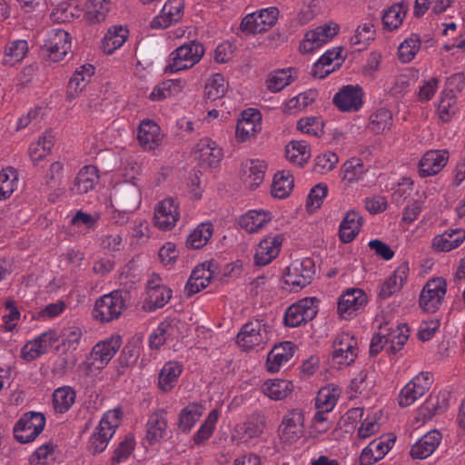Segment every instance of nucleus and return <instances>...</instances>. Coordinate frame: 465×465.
Listing matches in <instances>:
<instances>
[{"mask_svg":"<svg viewBox=\"0 0 465 465\" xmlns=\"http://www.w3.org/2000/svg\"><path fill=\"white\" fill-rule=\"evenodd\" d=\"M71 49V37L64 29L55 28L49 32L43 47V53L50 62H59Z\"/></svg>","mask_w":465,"mask_h":465,"instance_id":"9b49d317","label":"nucleus"},{"mask_svg":"<svg viewBox=\"0 0 465 465\" xmlns=\"http://www.w3.org/2000/svg\"><path fill=\"white\" fill-rule=\"evenodd\" d=\"M432 382L433 375L429 371H421L413 377L400 391L399 405L405 408L413 404L430 390Z\"/></svg>","mask_w":465,"mask_h":465,"instance_id":"0eeeda50","label":"nucleus"},{"mask_svg":"<svg viewBox=\"0 0 465 465\" xmlns=\"http://www.w3.org/2000/svg\"><path fill=\"white\" fill-rule=\"evenodd\" d=\"M167 428L166 411L163 409L152 413L146 422V440L150 445L160 441L166 435Z\"/></svg>","mask_w":465,"mask_h":465,"instance_id":"bb28decb","label":"nucleus"},{"mask_svg":"<svg viewBox=\"0 0 465 465\" xmlns=\"http://www.w3.org/2000/svg\"><path fill=\"white\" fill-rule=\"evenodd\" d=\"M45 417L41 412L25 413L14 426V436L20 443H29L44 430Z\"/></svg>","mask_w":465,"mask_h":465,"instance_id":"423d86ee","label":"nucleus"},{"mask_svg":"<svg viewBox=\"0 0 465 465\" xmlns=\"http://www.w3.org/2000/svg\"><path fill=\"white\" fill-rule=\"evenodd\" d=\"M407 8L402 4H395L386 10L382 15V24L388 31L397 29L403 21Z\"/></svg>","mask_w":465,"mask_h":465,"instance_id":"13d9d810","label":"nucleus"},{"mask_svg":"<svg viewBox=\"0 0 465 465\" xmlns=\"http://www.w3.org/2000/svg\"><path fill=\"white\" fill-rule=\"evenodd\" d=\"M449 399L450 393L448 391L430 394L418 409L419 419L427 421L434 416L444 413L449 408Z\"/></svg>","mask_w":465,"mask_h":465,"instance_id":"a211bd4d","label":"nucleus"},{"mask_svg":"<svg viewBox=\"0 0 465 465\" xmlns=\"http://www.w3.org/2000/svg\"><path fill=\"white\" fill-rule=\"evenodd\" d=\"M127 36L128 30L121 25L110 28L102 40L104 52L112 54L124 44Z\"/></svg>","mask_w":465,"mask_h":465,"instance_id":"49530a36","label":"nucleus"},{"mask_svg":"<svg viewBox=\"0 0 465 465\" xmlns=\"http://www.w3.org/2000/svg\"><path fill=\"white\" fill-rule=\"evenodd\" d=\"M362 216L356 211L346 213L339 227L340 240L344 243L352 242L361 232Z\"/></svg>","mask_w":465,"mask_h":465,"instance_id":"2f4dec72","label":"nucleus"},{"mask_svg":"<svg viewBox=\"0 0 465 465\" xmlns=\"http://www.w3.org/2000/svg\"><path fill=\"white\" fill-rule=\"evenodd\" d=\"M298 130L307 134L320 137L323 134V122L319 117L302 118L297 123Z\"/></svg>","mask_w":465,"mask_h":465,"instance_id":"338daca9","label":"nucleus"},{"mask_svg":"<svg viewBox=\"0 0 465 465\" xmlns=\"http://www.w3.org/2000/svg\"><path fill=\"white\" fill-rule=\"evenodd\" d=\"M126 293L115 290L96 300L93 310V317L101 323L117 320L126 309Z\"/></svg>","mask_w":465,"mask_h":465,"instance_id":"f257e3e1","label":"nucleus"},{"mask_svg":"<svg viewBox=\"0 0 465 465\" xmlns=\"http://www.w3.org/2000/svg\"><path fill=\"white\" fill-rule=\"evenodd\" d=\"M94 74V67L90 64L77 68L68 82L66 100L73 101L84 90Z\"/></svg>","mask_w":465,"mask_h":465,"instance_id":"c85d7f7f","label":"nucleus"},{"mask_svg":"<svg viewBox=\"0 0 465 465\" xmlns=\"http://www.w3.org/2000/svg\"><path fill=\"white\" fill-rule=\"evenodd\" d=\"M263 393L273 401L285 399L293 390L292 381L287 380H270L263 383Z\"/></svg>","mask_w":465,"mask_h":465,"instance_id":"ea45409f","label":"nucleus"},{"mask_svg":"<svg viewBox=\"0 0 465 465\" xmlns=\"http://www.w3.org/2000/svg\"><path fill=\"white\" fill-rule=\"evenodd\" d=\"M134 438L126 436L114 449L111 457V465H117L125 461L134 451Z\"/></svg>","mask_w":465,"mask_h":465,"instance_id":"69168bd1","label":"nucleus"},{"mask_svg":"<svg viewBox=\"0 0 465 465\" xmlns=\"http://www.w3.org/2000/svg\"><path fill=\"white\" fill-rule=\"evenodd\" d=\"M420 39L418 35H411L398 48V58L402 63L412 61L420 50Z\"/></svg>","mask_w":465,"mask_h":465,"instance_id":"052dcab7","label":"nucleus"},{"mask_svg":"<svg viewBox=\"0 0 465 465\" xmlns=\"http://www.w3.org/2000/svg\"><path fill=\"white\" fill-rule=\"evenodd\" d=\"M340 394V388L332 384L320 389L315 398V408L317 410L331 411L337 403Z\"/></svg>","mask_w":465,"mask_h":465,"instance_id":"c03bdc74","label":"nucleus"},{"mask_svg":"<svg viewBox=\"0 0 465 465\" xmlns=\"http://www.w3.org/2000/svg\"><path fill=\"white\" fill-rule=\"evenodd\" d=\"M340 30L338 24L329 22L307 32L301 42L299 49L302 53L308 54L321 47L323 44L331 40Z\"/></svg>","mask_w":465,"mask_h":465,"instance_id":"4468645a","label":"nucleus"},{"mask_svg":"<svg viewBox=\"0 0 465 465\" xmlns=\"http://www.w3.org/2000/svg\"><path fill=\"white\" fill-rule=\"evenodd\" d=\"M294 179L289 171H279L274 174L272 184V195L274 198L283 199L292 192Z\"/></svg>","mask_w":465,"mask_h":465,"instance_id":"79ce46f5","label":"nucleus"},{"mask_svg":"<svg viewBox=\"0 0 465 465\" xmlns=\"http://www.w3.org/2000/svg\"><path fill=\"white\" fill-rule=\"evenodd\" d=\"M333 104L342 112H355L362 105V91L358 85L343 86L333 97Z\"/></svg>","mask_w":465,"mask_h":465,"instance_id":"6ab92c4d","label":"nucleus"},{"mask_svg":"<svg viewBox=\"0 0 465 465\" xmlns=\"http://www.w3.org/2000/svg\"><path fill=\"white\" fill-rule=\"evenodd\" d=\"M213 227L211 223H203L199 224L186 239V247L190 249H200L203 247L211 239Z\"/></svg>","mask_w":465,"mask_h":465,"instance_id":"09e8293b","label":"nucleus"},{"mask_svg":"<svg viewBox=\"0 0 465 465\" xmlns=\"http://www.w3.org/2000/svg\"><path fill=\"white\" fill-rule=\"evenodd\" d=\"M18 174L15 168L7 167L0 172V201L8 199L15 191Z\"/></svg>","mask_w":465,"mask_h":465,"instance_id":"864d4df0","label":"nucleus"},{"mask_svg":"<svg viewBox=\"0 0 465 465\" xmlns=\"http://www.w3.org/2000/svg\"><path fill=\"white\" fill-rule=\"evenodd\" d=\"M183 14V0H168L161 10V14L155 16L151 22L153 29L167 28L173 23L178 22Z\"/></svg>","mask_w":465,"mask_h":465,"instance_id":"412c9836","label":"nucleus"},{"mask_svg":"<svg viewBox=\"0 0 465 465\" xmlns=\"http://www.w3.org/2000/svg\"><path fill=\"white\" fill-rule=\"evenodd\" d=\"M283 239L282 233L268 235L263 238L259 242L255 251V264L258 266H265L274 260L279 255Z\"/></svg>","mask_w":465,"mask_h":465,"instance_id":"f3484780","label":"nucleus"},{"mask_svg":"<svg viewBox=\"0 0 465 465\" xmlns=\"http://www.w3.org/2000/svg\"><path fill=\"white\" fill-rule=\"evenodd\" d=\"M279 10L268 7L247 15L241 23V30L249 34H261L268 31L277 22Z\"/></svg>","mask_w":465,"mask_h":465,"instance_id":"9d476101","label":"nucleus"},{"mask_svg":"<svg viewBox=\"0 0 465 465\" xmlns=\"http://www.w3.org/2000/svg\"><path fill=\"white\" fill-rule=\"evenodd\" d=\"M203 54L204 47L202 44L195 41L183 44L170 54L164 73L173 74L192 68Z\"/></svg>","mask_w":465,"mask_h":465,"instance_id":"f03ea898","label":"nucleus"},{"mask_svg":"<svg viewBox=\"0 0 465 465\" xmlns=\"http://www.w3.org/2000/svg\"><path fill=\"white\" fill-rule=\"evenodd\" d=\"M174 326L173 321L164 320L149 335L148 343L151 350H159L173 335Z\"/></svg>","mask_w":465,"mask_h":465,"instance_id":"8fccbe9b","label":"nucleus"},{"mask_svg":"<svg viewBox=\"0 0 465 465\" xmlns=\"http://www.w3.org/2000/svg\"><path fill=\"white\" fill-rule=\"evenodd\" d=\"M271 326L263 319H255L245 323L239 331L236 341L244 350L264 345L268 341Z\"/></svg>","mask_w":465,"mask_h":465,"instance_id":"20e7f679","label":"nucleus"},{"mask_svg":"<svg viewBox=\"0 0 465 465\" xmlns=\"http://www.w3.org/2000/svg\"><path fill=\"white\" fill-rule=\"evenodd\" d=\"M318 300L307 297L290 305L283 315L287 327L294 328L312 321L318 313Z\"/></svg>","mask_w":465,"mask_h":465,"instance_id":"39448f33","label":"nucleus"},{"mask_svg":"<svg viewBox=\"0 0 465 465\" xmlns=\"http://www.w3.org/2000/svg\"><path fill=\"white\" fill-rule=\"evenodd\" d=\"M409 271L410 268L408 262H401L395 269L393 274L386 279L381 284L378 294L379 299L386 300L394 293L400 292L408 278Z\"/></svg>","mask_w":465,"mask_h":465,"instance_id":"393cba45","label":"nucleus"},{"mask_svg":"<svg viewBox=\"0 0 465 465\" xmlns=\"http://www.w3.org/2000/svg\"><path fill=\"white\" fill-rule=\"evenodd\" d=\"M362 161L359 158H351L341 166L342 180L353 183L361 180L366 173Z\"/></svg>","mask_w":465,"mask_h":465,"instance_id":"bf43d9fd","label":"nucleus"},{"mask_svg":"<svg viewBox=\"0 0 465 465\" xmlns=\"http://www.w3.org/2000/svg\"><path fill=\"white\" fill-rule=\"evenodd\" d=\"M294 352L295 345L292 341H286L274 345L267 355L266 370L271 373L278 372L292 358Z\"/></svg>","mask_w":465,"mask_h":465,"instance_id":"aec40b11","label":"nucleus"},{"mask_svg":"<svg viewBox=\"0 0 465 465\" xmlns=\"http://www.w3.org/2000/svg\"><path fill=\"white\" fill-rule=\"evenodd\" d=\"M267 164L260 159L247 160L242 164V180L246 187L256 189L263 181Z\"/></svg>","mask_w":465,"mask_h":465,"instance_id":"a878e982","label":"nucleus"},{"mask_svg":"<svg viewBox=\"0 0 465 465\" xmlns=\"http://www.w3.org/2000/svg\"><path fill=\"white\" fill-rule=\"evenodd\" d=\"M110 8V0H88L84 14L85 19L90 24L101 23L105 20Z\"/></svg>","mask_w":465,"mask_h":465,"instance_id":"de8ad7c7","label":"nucleus"},{"mask_svg":"<svg viewBox=\"0 0 465 465\" xmlns=\"http://www.w3.org/2000/svg\"><path fill=\"white\" fill-rule=\"evenodd\" d=\"M227 92V84L223 74H214L206 82L204 86V98L215 101L222 98Z\"/></svg>","mask_w":465,"mask_h":465,"instance_id":"5fc2aeb1","label":"nucleus"},{"mask_svg":"<svg viewBox=\"0 0 465 465\" xmlns=\"http://www.w3.org/2000/svg\"><path fill=\"white\" fill-rule=\"evenodd\" d=\"M76 392L70 386H63L53 393V406L56 412L65 413L75 401Z\"/></svg>","mask_w":465,"mask_h":465,"instance_id":"a18cd8bd","label":"nucleus"},{"mask_svg":"<svg viewBox=\"0 0 465 465\" xmlns=\"http://www.w3.org/2000/svg\"><path fill=\"white\" fill-rule=\"evenodd\" d=\"M286 158L298 166H302L311 158V149L305 141H292L285 148Z\"/></svg>","mask_w":465,"mask_h":465,"instance_id":"a19ab883","label":"nucleus"},{"mask_svg":"<svg viewBox=\"0 0 465 465\" xmlns=\"http://www.w3.org/2000/svg\"><path fill=\"white\" fill-rule=\"evenodd\" d=\"M137 139L143 150L156 149L163 140L160 126L152 120H143L138 127Z\"/></svg>","mask_w":465,"mask_h":465,"instance_id":"5701e85b","label":"nucleus"},{"mask_svg":"<svg viewBox=\"0 0 465 465\" xmlns=\"http://www.w3.org/2000/svg\"><path fill=\"white\" fill-rule=\"evenodd\" d=\"M314 273L312 259L295 260L286 268L282 277L283 288L290 292H299L311 283Z\"/></svg>","mask_w":465,"mask_h":465,"instance_id":"7ed1b4c3","label":"nucleus"},{"mask_svg":"<svg viewBox=\"0 0 465 465\" xmlns=\"http://www.w3.org/2000/svg\"><path fill=\"white\" fill-rule=\"evenodd\" d=\"M447 291L443 278H434L423 286L419 299L420 307L427 312H435L441 304Z\"/></svg>","mask_w":465,"mask_h":465,"instance_id":"f8f14e48","label":"nucleus"},{"mask_svg":"<svg viewBox=\"0 0 465 465\" xmlns=\"http://www.w3.org/2000/svg\"><path fill=\"white\" fill-rule=\"evenodd\" d=\"M272 220V213L263 210H251L242 215L239 224L248 232H256Z\"/></svg>","mask_w":465,"mask_h":465,"instance_id":"58836bf2","label":"nucleus"},{"mask_svg":"<svg viewBox=\"0 0 465 465\" xmlns=\"http://www.w3.org/2000/svg\"><path fill=\"white\" fill-rule=\"evenodd\" d=\"M293 68L280 69L271 73L266 80V87L272 93L283 90L291 84L295 77L292 74Z\"/></svg>","mask_w":465,"mask_h":465,"instance_id":"603ef678","label":"nucleus"},{"mask_svg":"<svg viewBox=\"0 0 465 465\" xmlns=\"http://www.w3.org/2000/svg\"><path fill=\"white\" fill-rule=\"evenodd\" d=\"M373 25L371 23H365L357 27L354 35L350 39V43L352 46L360 45L357 48L358 51L364 49L371 40H373L375 30Z\"/></svg>","mask_w":465,"mask_h":465,"instance_id":"e2e57ef3","label":"nucleus"},{"mask_svg":"<svg viewBox=\"0 0 465 465\" xmlns=\"http://www.w3.org/2000/svg\"><path fill=\"white\" fill-rule=\"evenodd\" d=\"M123 343L120 335H112L97 342L92 349L88 360L90 366L103 370L114 357Z\"/></svg>","mask_w":465,"mask_h":465,"instance_id":"6e6552de","label":"nucleus"},{"mask_svg":"<svg viewBox=\"0 0 465 465\" xmlns=\"http://www.w3.org/2000/svg\"><path fill=\"white\" fill-rule=\"evenodd\" d=\"M304 432V413L301 409L289 410L279 426V436L284 443H294Z\"/></svg>","mask_w":465,"mask_h":465,"instance_id":"1a4fd4ad","label":"nucleus"},{"mask_svg":"<svg viewBox=\"0 0 465 465\" xmlns=\"http://www.w3.org/2000/svg\"><path fill=\"white\" fill-rule=\"evenodd\" d=\"M183 369V364L177 361L165 362L158 376L159 389L164 392L171 391L177 384Z\"/></svg>","mask_w":465,"mask_h":465,"instance_id":"72a5a7b5","label":"nucleus"},{"mask_svg":"<svg viewBox=\"0 0 465 465\" xmlns=\"http://www.w3.org/2000/svg\"><path fill=\"white\" fill-rule=\"evenodd\" d=\"M54 145V137L47 133L40 136L36 142L32 143L28 153L34 164L45 158L51 153Z\"/></svg>","mask_w":465,"mask_h":465,"instance_id":"37998d69","label":"nucleus"},{"mask_svg":"<svg viewBox=\"0 0 465 465\" xmlns=\"http://www.w3.org/2000/svg\"><path fill=\"white\" fill-rule=\"evenodd\" d=\"M339 162L338 155L331 151L319 154L314 160V171L326 173L333 170Z\"/></svg>","mask_w":465,"mask_h":465,"instance_id":"774afa93","label":"nucleus"},{"mask_svg":"<svg viewBox=\"0 0 465 465\" xmlns=\"http://www.w3.org/2000/svg\"><path fill=\"white\" fill-rule=\"evenodd\" d=\"M204 406L199 402H190L178 414L177 426L183 433H189L203 416Z\"/></svg>","mask_w":465,"mask_h":465,"instance_id":"473e14b6","label":"nucleus"},{"mask_svg":"<svg viewBox=\"0 0 465 465\" xmlns=\"http://www.w3.org/2000/svg\"><path fill=\"white\" fill-rule=\"evenodd\" d=\"M456 94L453 89H445L440 94L437 113L443 122H449L456 113Z\"/></svg>","mask_w":465,"mask_h":465,"instance_id":"3c124183","label":"nucleus"},{"mask_svg":"<svg viewBox=\"0 0 465 465\" xmlns=\"http://www.w3.org/2000/svg\"><path fill=\"white\" fill-rule=\"evenodd\" d=\"M266 428V419L262 412H253L245 421L237 426V432L243 441L260 438Z\"/></svg>","mask_w":465,"mask_h":465,"instance_id":"b1692460","label":"nucleus"},{"mask_svg":"<svg viewBox=\"0 0 465 465\" xmlns=\"http://www.w3.org/2000/svg\"><path fill=\"white\" fill-rule=\"evenodd\" d=\"M113 435H108L105 430H102L101 427L97 426L89 439L87 445L88 451L93 455L102 453L106 449Z\"/></svg>","mask_w":465,"mask_h":465,"instance_id":"0e129e2a","label":"nucleus"},{"mask_svg":"<svg viewBox=\"0 0 465 465\" xmlns=\"http://www.w3.org/2000/svg\"><path fill=\"white\" fill-rule=\"evenodd\" d=\"M383 332L384 344H386V351L390 354H396L401 351L404 344L407 342L409 329L404 325L401 327L398 325L395 329L387 328V326L381 327Z\"/></svg>","mask_w":465,"mask_h":465,"instance_id":"f704fd0d","label":"nucleus"},{"mask_svg":"<svg viewBox=\"0 0 465 465\" xmlns=\"http://www.w3.org/2000/svg\"><path fill=\"white\" fill-rule=\"evenodd\" d=\"M179 219V206L174 199H164L156 205L154 209L153 220L154 225L160 230H172Z\"/></svg>","mask_w":465,"mask_h":465,"instance_id":"dca6fc26","label":"nucleus"},{"mask_svg":"<svg viewBox=\"0 0 465 465\" xmlns=\"http://www.w3.org/2000/svg\"><path fill=\"white\" fill-rule=\"evenodd\" d=\"M142 341L139 339L133 340L127 342L117 359L116 371L119 375H122L125 371L134 365L140 356Z\"/></svg>","mask_w":465,"mask_h":465,"instance_id":"e433bc0d","label":"nucleus"},{"mask_svg":"<svg viewBox=\"0 0 465 465\" xmlns=\"http://www.w3.org/2000/svg\"><path fill=\"white\" fill-rule=\"evenodd\" d=\"M440 441L441 434L438 430H430L412 445L411 456L413 459H426L435 451Z\"/></svg>","mask_w":465,"mask_h":465,"instance_id":"7c9ffc66","label":"nucleus"},{"mask_svg":"<svg viewBox=\"0 0 465 465\" xmlns=\"http://www.w3.org/2000/svg\"><path fill=\"white\" fill-rule=\"evenodd\" d=\"M99 180L98 169L94 165H85L78 172L71 191L76 194H85L95 188Z\"/></svg>","mask_w":465,"mask_h":465,"instance_id":"cd10ccee","label":"nucleus"},{"mask_svg":"<svg viewBox=\"0 0 465 465\" xmlns=\"http://www.w3.org/2000/svg\"><path fill=\"white\" fill-rule=\"evenodd\" d=\"M449 153L445 150L428 151L420 159L419 173L421 177L439 173L447 164Z\"/></svg>","mask_w":465,"mask_h":465,"instance_id":"4be33fe9","label":"nucleus"},{"mask_svg":"<svg viewBox=\"0 0 465 465\" xmlns=\"http://www.w3.org/2000/svg\"><path fill=\"white\" fill-rule=\"evenodd\" d=\"M342 52L341 47L333 48L331 50H327L318 60L314 63L312 74L314 77L324 78L331 73L334 72L336 68H338L341 64L337 63L333 64L335 60H338Z\"/></svg>","mask_w":465,"mask_h":465,"instance_id":"c9c22d12","label":"nucleus"},{"mask_svg":"<svg viewBox=\"0 0 465 465\" xmlns=\"http://www.w3.org/2000/svg\"><path fill=\"white\" fill-rule=\"evenodd\" d=\"M464 240L465 231L456 229L436 235L432 240V246L435 250L440 252H450L459 247Z\"/></svg>","mask_w":465,"mask_h":465,"instance_id":"4c0bfd02","label":"nucleus"},{"mask_svg":"<svg viewBox=\"0 0 465 465\" xmlns=\"http://www.w3.org/2000/svg\"><path fill=\"white\" fill-rule=\"evenodd\" d=\"M58 340L54 331H48L41 333L33 341L26 342L21 349V358L31 362L40 356L45 354L48 349Z\"/></svg>","mask_w":465,"mask_h":465,"instance_id":"2eb2a0df","label":"nucleus"},{"mask_svg":"<svg viewBox=\"0 0 465 465\" xmlns=\"http://www.w3.org/2000/svg\"><path fill=\"white\" fill-rule=\"evenodd\" d=\"M392 125V114L385 108L378 109L370 117L368 128L374 134H382L391 129Z\"/></svg>","mask_w":465,"mask_h":465,"instance_id":"6e6d98bb","label":"nucleus"},{"mask_svg":"<svg viewBox=\"0 0 465 465\" xmlns=\"http://www.w3.org/2000/svg\"><path fill=\"white\" fill-rule=\"evenodd\" d=\"M28 51V44L25 40H15L9 43L5 49L3 64L14 65L20 62Z\"/></svg>","mask_w":465,"mask_h":465,"instance_id":"4d7b16f0","label":"nucleus"},{"mask_svg":"<svg viewBox=\"0 0 465 465\" xmlns=\"http://www.w3.org/2000/svg\"><path fill=\"white\" fill-rule=\"evenodd\" d=\"M222 156L221 148L209 138H203L196 144L195 157L201 164H205L210 168L216 167L222 160Z\"/></svg>","mask_w":465,"mask_h":465,"instance_id":"c756f323","label":"nucleus"},{"mask_svg":"<svg viewBox=\"0 0 465 465\" xmlns=\"http://www.w3.org/2000/svg\"><path fill=\"white\" fill-rule=\"evenodd\" d=\"M368 303L366 292L360 288H349L344 291L338 300L337 311L342 319H351Z\"/></svg>","mask_w":465,"mask_h":465,"instance_id":"ddd939ff","label":"nucleus"},{"mask_svg":"<svg viewBox=\"0 0 465 465\" xmlns=\"http://www.w3.org/2000/svg\"><path fill=\"white\" fill-rule=\"evenodd\" d=\"M173 291L168 286L147 292V304L149 311L163 308L172 298Z\"/></svg>","mask_w":465,"mask_h":465,"instance_id":"680f3d73","label":"nucleus"}]
</instances>
